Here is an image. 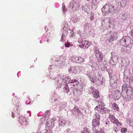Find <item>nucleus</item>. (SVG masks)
I'll return each instance as SVG.
<instances>
[{
	"label": "nucleus",
	"instance_id": "1",
	"mask_svg": "<svg viewBox=\"0 0 133 133\" xmlns=\"http://www.w3.org/2000/svg\"><path fill=\"white\" fill-rule=\"evenodd\" d=\"M119 42L121 45L132 48L133 46V41L131 38L128 36H125L120 40Z\"/></svg>",
	"mask_w": 133,
	"mask_h": 133
},
{
	"label": "nucleus",
	"instance_id": "2",
	"mask_svg": "<svg viewBox=\"0 0 133 133\" xmlns=\"http://www.w3.org/2000/svg\"><path fill=\"white\" fill-rule=\"evenodd\" d=\"M116 7L115 6L105 4L101 9L102 11L103 12V15H108L110 12L112 13V14H114L116 12Z\"/></svg>",
	"mask_w": 133,
	"mask_h": 133
},
{
	"label": "nucleus",
	"instance_id": "3",
	"mask_svg": "<svg viewBox=\"0 0 133 133\" xmlns=\"http://www.w3.org/2000/svg\"><path fill=\"white\" fill-rule=\"evenodd\" d=\"M96 77L91 79V81L94 83H95L98 85H100L103 83V76L99 73V71H95Z\"/></svg>",
	"mask_w": 133,
	"mask_h": 133
},
{
	"label": "nucleus",
	"instance_id": "4",
	"mask_svg": "<svg viewBox=\"0 0 133 133\" xmlns=\"http://www.w3.org/2000/svg\"><path fill=\"white\" fill-rule=\"evenodd\" d=\"M111 32H109L107 34V36H108L107 39L106 40L107 43H109L114 40L116 39L118 34L116 32L110 34Z\"/></svg>",
	"mask_w": 133,
	"mask_h": 133
},
{
	"label": "nucleus",
	"instance_id": "5",
	"mask_svg": "<svg viewBox=\"0 0 133 133\" xmlns=\"http://www.w3.org/2000/svg\"><path fill=\"white\" fill-rule=\"evenodd\" d=\"M90 59L89 65L92 67V70H95L96 67L97 65H99L96 63V60L95 58L92 56H90L89 57Z\"/></svg>",
	"mask_w": 133,
	"mask_h": 133
},
{
	"label": "nucleus",
	"instance_id": "6",
	"mask_svg": "<svg viewBox=\"0 0 133 133\" xmlns=\"http://www.w3.org/2000/svg\"><path fill=\"white\" fill-rule=\"evenodd\" d=\"M89 91L90 92L92 93L94 97L96 99L98 98L99 96L98 92L97 90L95 89L91 86L89 89Z\"/></svg>",
	"mask_w": 133,
	"mask_h": 133
},
{
	"label": "nucleus",
	"instance_id": "7",
	"mask_svg": "<svg viewBox=\"0 0 133 133\" xmlns=\"http://www.w3.org/2000/svg\"><path fill=\"white\" fill-rule=\"evenodd\" d=\"M109 118L110 121L113 123L115 124L117 126L121 125V123L118 121V120L112 114H110Z\"/></svg>",
	"mask_w": 133,
	"mask_h": 133
},
{
	"label": "nucleus",
	"instance_id": "8",
	"mask_svg": "<svg viewBox=\"0 0 133 133\" xmlns=\"http://www.w3.org/2000/svg\"><path fill=\"white\" fill-rule=\"evenodd\" d=\"M92 71L88 70H87L85 74L88 76L89 77V79L91 81V79L93 78L94 79L96 77L95 73V71H98L96 70V69L95 70H92Z\"/></svg>",
	"mask_w": 133,
	"mask_h": 133
},
{
	"label": "nucleus",
	"instance_id": "9",
	"mask_svg": "<svg viewBox=\"0 0 133 133\" xmlns=\"http://www.w3.org/2000/svg\"><path fill=\"white\" fill-rule=\"evenodd\" d=\"M95 56L97 59L98 63L99 65H100V63L102 62L103 61V55L102 54L101 52H98L97 51L95 54Z\"/></svg>",
	"mask_w": 133,
	"mask_h": 133
},
{
	"label": "nucleus",
	"instance_id": "10",
	"mask_svg": "<svg viewBox=\"0 0 133 133\" xmlns=\"http://www.w3.org/2000/svg\"><path fill=\"white\" fill-rule=\"evenodd\" d=\"M122 89L121 94L123 95L125 93H127L129 90H131V88L129 87L128 85L127 84H124L122 86Z\"/></svg>",
	"mask_w": 133,
	"mask_h": 133
},
{
	"label": "nucleus",
	"instance_id": "11",
	"mask_svg": "<svg viewBox=\"0 0 133 133\" xmlns=\"http://www.w3.org/2000/svg\"><path fill=\"white\" fill-rule=\"evenodd\" d=\"M118 58L116 56H112V58L109 62L110 65L115 66L116 64L118 62Z\"/></svg>",
	"mask_w": 133,
	"mask_h": 133
},
{
	"label": "nucleus",
	"instance_id": "12",
	"mask_svg": "<svg viewBox=\"0 0 133 133\" xmlns=\"http://www.w3.org/2000/svg\"><path fill=\"white\" fill-rule=\"evenodd\" d=\"M72 112L74 114L77 115L79 117H81L83 115L82 113L78 109L77 107H74L72 110H71Z\"/></svg>",
	"mask_w": 133,
	"mask_h": 133
},
{
	"label": "nucleus",
	"instance_id": "13",
	"mask_svg": "<svg viewBox=\"0 0 133 133\" xmlns=\"http://www.w3.org/2000/svg\"><path fill=\"white\" fill-rule=\"evenodd\" d=\"M65 29H62L61 30L62 34L61 39L60 41L62 42H63V41L64 40L66 39V36L68 34V29L66 28H65Z\"/></svg>",
	"mask_w": 133,
	"mask_h": 133
},
{
	"label": "nucleus",
	"instance_id": "14",
	"mask_svg": "<svg viewBox=\"0 0 133 133\" xmlns=\"http://www.w3.org/2000/svg\"><path fill=\"white\" fill-rule=\"evenodd\" d=\"M78 7V3L74 1H71L70 3L69 7L72 9L75 10Z\"/></svg>",
	"mask_w": 133,
	"mask_h": 133
},
{
	"label": "nucleus",
	"instance_id": "15",
	"mask_svg": "<svg viewBox=\"0 0 133 133\" xmlns=\"http://www.w3.org/2000/svg\"><path fill=\"white\" fill-rule=\"evenodd\" d=\"M126 93L125 97L128 100H130L133 97V92L131 90H129L127 93Z\"/></svg>",
	"mask_w": 133,
	"mask_h": 133
},
{
	"label": "nucleus",
	"instance_id": "16",
	"mask_svg": "<svg viewBox=\"0 0 133 133\" xmlns=\"http://www.w3.org/2000/svg\"><path fill=\"white\" fill-rule=\"evenodd\" d=\"M92 123L93 126L92 128L93 129L95 128L98 127L100 124L99 120H97L96 119H95V118L93 120Z\"/></svg>",
	"mask_w": 133,
	"mask_h": 133
},
{
	"label": "nucleus",
	"instance_id": "17",
	"mask_svg": "<svg viewBox=\"0 0 133 133\" xmlns=\"http://www.w3.org/2000/svg\"><path fill=\"white\" fill-rule=\"evenodd\" d=\"M72 86H75L79 83L78 80L75 78L72 79L70 78V79L69 83Z\"/></svg>",
	"mask_w": 133,
	"mask_h": 133
},
{
	"label": "nucleus",
	"instance_id": "18",
	"mask_svg": "<svg viewBox=\"0 0 133 133\" xmlns=\"http://www.w3.org/2000/svg\"><path fill=\"white\" fill-rule=\"evenodd\" d=\"M130 15L127 12H125L122 14L121 18L123 20H127L129 19Z\"/></svg>",
	"mask_w": 133,
	"mask_h": 133
},
{
	"label": "nucleus",
	"instance_id": "19",
	"mask_svg": "<svg viewBox=\"0 0 133 133\" xmlns=\"http://www.w3.org/2000/svg\"><path fill=\"white\" fill-rule=\"evenodd\" d=\"M59 127H63L64 126L66 123V121L65 119L62 118H60L58 122Z\"/></svg>",
	"mask_w": 133,
	"mask_h": 133
},
{
	"label": "nucleus",
	"instance_id": "20",
	"mask_svg": "<svg viewBox=\"0 0 133 133\" xmlns=\"http://www.w3.org/2000/svg\"><path fill=\"white\" fill-rule=\"evenodd\" d=\"M121 94L119 91H116L114 95V97L115 99H118L121 97Z\"/></svg>",
	"mask_w": 133,
	"mask_h": 133
},
{
	"label": "nucleus",
	"instance_id": "21",
	"mask_svg": "<svg viewBox=\"0 0 133 133\" xmlns=\"http://www.w3.org/2000/svg\"><path fill=\"white\" fill-rule=\"evenodd\" d=\"M19 120L20 123L22 125H23V123H26V119L25 117L22 116H20L19 118Z\"/></svg>",
	"mask_w": 133,
	"mask_h": 133
},
{
	"label": "nucleus",
	"instance_id": "22",
	"mask_svg": "<svg viewBox=\"0 0 133 133\" xmlns=\"http://www.w3.org/2000/svg\"><path fill=\"white\" fill-rule=\"evenodd\" d=\"M61 58L60 57H58V58H56L55 60V63L56 64H57V63H58V62H62V63H59V64H60V65H63L64 64H65V61H62L61 59Z\"/></svg>",
	"mask_w": 133,
	"mask_h": 133
},
{
	"label": "nucleus",
	"instance_id": "23",
	"mask_svg": "<svg viewBox=\"0 0 133 133\" xmlns=\"http://www.w3.org/2000/svg\"><path fill=\"white\" fill-rule=\"evenodd\" d=\"M112 109L117 111L119 110V109L118 105L115 103H114L112 106Z\"/></svg>",
	"mask_w": 133,
	"mask_h": 133
},
{
	"label": "nucleus",
	"instance_id": "24",
	"mask_svg": "<svg viewBox=\"0 0 133 133\" xmlns=\"http://www.w3.org/2000/svg\"><path fill=\"white\" fill-rule=\"evenodd\" d=\"M102 25L104 24H109V27H110V20L108 18H104L103 19L102 21Z\"/></svg>",
	"mask_w": 133,
	"mask_h": 133
},
{
	"label": "nucleus",
	"instance_id": "25",
	"mask_svg": "<svg viewBox=\"0 0 133 133\" xmlns=\"http://www.w3.org/2000/svg\"><path fill=\"white\" fill-rule=\"evenodd\" d=\"M79 43H82L84 45V47L85 48H87L91 44V43L90 42H89L88 41H81L80 42L79 41Z\"/></svg>",
	"mask_w": 133,
	"mask_h": 133
},
{
	"label": "nucleus",
	"instance_id": "26",
	"mask_svg": "<svg viewBox=\"0 0 133 133\" xmlns=\"http://www.w3.org/2000/svg\"><path fill=\"white\" fill-rule=\"evenodd\" d=\"M101 110V111L100 112V113L102 114H103L104 113H109L110 112V111L109 110L103 107H102Z\"/></svg>",
	"mask_w": 133,
	"mask_h": 133
},
{
	"label": "nucleus",
	"instance_id": "27",
	"mask_svg": "<svg viewBox=\"0 0 133 133\" xmlns=\"http://www.w3.org/2000/svg\"><path fill=\"white\" fill-rule=\"evenodd\" d=\"M73 58L75 59V60L74 61L78 62H82L84 61V59L82 58L81 57L79 58L77 57H73Z\"/></svg>",
	"mask_w": 133,
	"mask_h": 133
},
{
	"label": "nucleus",
	"instance_id": "28",
	"mask_svg": "<svg viewBox=\"0 0 133 133\" xmlns=\"http://www.w3.org/2000/svg\"><path fill=\"white\" fill-rule=\"evenodd\" d=\"M83 67L82 66H78L76 67V73H79L82 71Z\"/></svg>",
	"mask_w": 133,
	"mask_h": 133
},
{
	"label": "nucleus",
	"instance_id": "29",
	"mask_svg": "<svg viewBox=\"0 0 133 133\" xmlns=\"http://www.w3.org/2000/svg\"><path fill=\"white\" fill-rule=\"evenodd\" d=\"M72 19L73 22L74 23H76L79 21L80 18L77 15H75L73 16Z\"/></svg>",
	"mask_w": 133,
	"mask_h": 133
},
{
	"label": "nucleus",
	"instance_id": "30",
	"mask_svg": "<svg viewBox=\"0 0 133 133\" xmlns=\"http://www.w3.org/2000/svg\"><path fill=\"white\" fill-rule=\"evenodd\" d=\"M70 79V77L69 76L65 77L63 79V82L64 83H69Z\"/></svg>",
	"mask_w": 133,
	"mask_h": 133
},
{
	"label": "nucleus",
	"instance_id": "31",
	"mask_svg": "<svg viewBox=\"0 0 133 133\" xmlns=\"http://www.w3.org/2000/svg\"><path fill=\"white\" fill-rule=\"evenodd\" d=\"M89 9V8L85 4H84L82 5V10H83L85 12H87L88 11Z\"/></svg>",
	"mask_w": 133,
	"mask_h": 133
},
{
	"label": "nucleus",
	"instance_id": "32",
	"mask_svg": "<svg viewBox=\"0 0 133 133\" xmlns=\"http://www.w3.org/2000/svg\"><path fill=\"white\" fill-rule=\"evenodd\" d=\"M130 49L128 47L127 48L126 46H125L124 48L122 49V51H125L127 53H129L131 52Z\"/></svg>",
	"mask_w": 133,
	"mask_h": 133
},
{
	"label": "nucleus",
	"instance_id": "33",
	"mask_svg": "<svg viewBox=\"0 0 133 133\" xmlns=\"http://www.w3.org/2000/svg\"><path fill=\"white\" fill-rule=\"evenodd\" d=\"M56 120V119L54 118L50 119V128H53L55 123V121Z\"/></svg>",
	"mask_w": 133,
	"mask_h": 133
},
{
	"label": "nucleus",
	"instance_id": "34",
	"mask_svg": "<svg viewBox=\"0 0 133 133\" xmlns=\"http://www.w3.org/2000/svg\"><path fill=\"white\" fill-rule=\"evenodd\" d=\"M62 82H63V79L61 78H60L57 81V84H58V85H57L58 88H59L61 87V84L62 83Z\"/></svg>",
	"mask_w": 133,
	"mask_h": 133
},
{
	"label": "nucleus",
	"instance_id": "35",
	"mask_svg": "<svg viewBox=\"0 0 133 133\" xmlns=\"http://www.w3.org/2000/svg\"><path fill=\"white\" fill-rule=\"evenodd\" d=\"M102 107L101 106H97L95 108V110L96 111H97L100 113V112L101 111Z\"/></svg>",
	"mask_w": 133,
	"mask_h": 133
},
{
	"label": "nucleus",
	"instance_id": "36",
	"mask_svg": "<svg viewBox=\"0 0 133 133\" xmlns=\"http://www.w3.org/2000/svg\"><path fill=\"white\" fill-rule=\"evenodd\" d=\"M76 67L71 66L69 69V71L74 73H76Z\"/></svg>",
	"mask_w": 133,
	"mask_h": 133
},
{
	"label": "nucleus",
	"instance_id": "37",
	"mask_svg": "<svg viewBox=\"0 0 133 133\" xmlns=\"http://www.w3.org/2000/svg\"><path fill=\"white\" fill-rule=\"evenodd\" d=\"M69 89L68 86L66 85L64 88H63V90L65 91L68 94H70V93L69 92Z\"/></svg>",
	"mask_w": 133,
	"mask_h": 133
},
{
	"label": "nucleus",
	"instance_id": "38",
	"mask_svg": "<svg viewBox=\"0 0 133 133\" xmlns=\"http://www.w3.org/2000/svg\"><path fill=\"white\" fill-rule=\"evenodd\" d=\"M94 116V117H95V119H96L97 120H99L100 119V116L98 113L96 112Z\"/></svg>",
	"mask_w": 133,
	"mask_h": 133
},
{
	"label": "nucleus",
	"instance_id": "39",
	"mask_svg": "<svg viewBox=\"0 0 133 133\" xmlns=\"http://www.w3.org/2000/svg\"><path fill=\"white\" fill-rule=\"evenodd\" d=\"M116 6H117V10L118 9H120L121 6V4L119 1L117 2L116 3Z\"/></svg>",
	"mask_w": 133,
	"mask_h": 133
},
{
	"label": "nucleus",
	"instance_id": "40",
	"mask_svg": "<svg viewBox=\"0 0 133 133\" xmlns=\"http://www.w3.org/2000/svg\"><path fill=\"white\" fill-rule=\"evenodd\" d=\"M62 10L63 11V12L64 13V14H65V11H67L66 9L65 8V4L64 3H63L62 4Z\"/></svg>",
	"mask_w": 133,
	"mask_h": 133
},
{
	"label": "nucleus",
	"instance_id": "41",
	"mask_svg": "<svg viewBox=\"0 0 133 133\" xmlns=\"http://www.w3.org/2000/svg\"><path fill=\"white\" fill-rule=\"evenodd\" d=\"M63 26V29H65V28L67 29L68 28V25L66 22H64V24Z\"/></svg>",
	"mask_w": 133,
	"mask_h": 133
},
{
	"label": "nucleus",
	"instance_id": "42",
	"mask_svg": "<svg viewBox=\"0 0 133 133\" xmlns=\"http://www.w3.org/2000/svg\"><path fill=\"white\" fill-rule=\"evenodd\" d=\"M59 105L60 106L59 107L60 110H62L63 108H64L65 107V104L61 103Z\"/></svg>",
	"mask_w": 133,
	"mask_h": 133
},
{
	"label": "nucleus",
	"instance_id": "43",
	"mask_svg": "<svg viewBox=\"0 0 133 133\" xmlns=\"http://www.w3.org/2000/svg\"><path fill=\"white\" fill-rule=\"evenodd\" d=\"M91 3L94 5H97L98 3L97 0H92Z\"/></svg>",
	"mask_w": 133,
	"mask_h": 133
},
{
	"label": "nucleus",
	"instance_id": "44",
	"mask_svg": "<svg viewBox=\"0 0 133 133\" xmlns=\"http://www.w3.org/2000/svg\"><path fill=\"white\" fill-rule=\"evenodd\" d=\"M75 32L73 31H71L70 34V37L71 38L73 37L75 35Z\"/></svg>",
	"mask_w": 133,
	"mask_h": 133
},
{
	"label": "nucleus",
	"instance_id": "45",
	"mask_svg": "<svg viewBox=\"0 0 133 133\" xmlns=\"http://www.w3.org/2000/svg\"><path fill=\"white\" fill-rule=\"evenodd\" d=\"M74 89L73 88H71L69 89V92L70 93V94H74Z\"/></svg>",
	"mask_w": 133,
	"mask_h": 133
},
{
	"label": "nucleus",
	"instance_id": "46",
	"mask_svg": "<svg viewBox=\"0 0 133 133\" xmlns=\"http://www.w3.org/2000/svg\"><path fill=\"white\" fill-rule=\"evenodd\" d=\"M54 98L55 99H54V101H56L57 100V98H58V96L55 93L54 95Z\"/></svg>",
	"mask_w": 133,
	"mask_h": 133
},
{
	"label": "nucleus",
	"instance_id": "47",
	"mask_svg": "<svg viewBox=\"0 0 133 133\" xmlns=\"http://www.w3.org/2000/svg\"><path fill=\"white\" fill-rule=\"evenodd\" d=\"M129 81L130 84L133 87V77L131 78Z\"/></svg>",
	"mask_w": 133,
	"mask_h": 133
},
{
	"label": "nucleus",
	"instance_id": "48",
	"mask_svg": "<svg viewBox=\"0 0 133 133\" xmlns=\"http://www.w3.org/2000/svg\"><path fill=\"white\" fill-rule=\"evenodd\" d=\"M101 68L103 70H104L106 69L105 67L104 66V64H101Z\"/></svg>",
	"mask_w": 133,
	"mask_h": 133
},
{
	"label": "nucleus",
	"instance_id": "49",
	"mask_svg": "<svg viewBox=\"0 0 133 133\" xmlns=\"http://www.w3.org/2000/svg\"><path fill=\"white\" fill-rule=\"evenodd\" d=\"M98 105L100 106H102V107H103L104 106V103L103 102H102L99 101L98 103Z\"/></svg>",
	"mask_w": 133,
	"mask_h": 133
},
{
	"label": "nucleus",
	"instance_id": "50",
	"mask_svg": "<svg viewBox=\"0 0 133 133\" xmlns=\"http://www.w3.org/2000/svg\"><path fill=\"white\" fill-rule=\"evenodd\" d=\"M130 29L131 30L130 31V34L131 35H132L133 34V26H130Z\"/></svg>",
	"mask_w": 133,
	"mask_h": 133
},
{
	"label": "nucleus",
	"instance_id": "51",
	"mask_svg": "<svg viewBox=\"0 0 133 133\" xmlns=\"http://www.w3.org/2000/svg\"><path fill=\"white\" fill-rule=\"evenodd\" d=\"M127 129L126 128H123L121 129V131L122 132L124 133L127 131Z\"/></svg>",
	"mask_w": 133,
	"mask_h": 133
},
{
	"label": "nucleus",
	"instance_id": "52",
	"mask_svg": "<svg viewBox=\"0 0 133 133\" xmlns=\"http://www.w3.org/2000/svg\"><path fill=\"white\" fill-rule=\"evenodd\" d=\"M94 51L95 52V54H96L97 51H98V52H101L100 51H98V48L97 47H95L94 49Z\"/></svg>",
	"mask_w": 133,
	"mask_h": 133
},
{
	"label": "nucleus",
	"instance_id": "53",
	"mask_svg": "<svg viewBox=\"0 0 133 133\" xmlns=\"http://www.w3.org/2000/svg\"><path fill=\"white\" fill-rule=\"evenodd\" d=\"M82 133H90L89 131V130L88 129H87L86 130H84Z\"/></svg>",
	"mask_w": 133,
	"mask_h": 133
},
{
	"label": "nucleus",
	"instance_id": "54",
	"mask_svg": "<svg viewBox=\"0 0 133 133\" xmlns=\"http://www.w3.org/2000/svg\"><path fill=\"white\" fill-rule=\"evenodd\" d=\"M110 125H105L109 129H111L112 128L111 126L112 125V123H110Z\"/></svg>",
	"mask_w": 133,
	"mask_h": 133
},
{
	"label": "nucleus",
	"instance_id": "55",
	"mask_svg": "<svg viewBox=\"0 0 133 133\" xmlns=\"http://www.w3.org/2000/svg\"><path fill=\"white\" fill-rule=\"evenodd\" d=\"M70 129H67L65 131H64V133H68L70 131Z\"/></svg>",
	"mask_w": 133,
	"mask_h": 133
},
{
	"label": "nucleus",
	"instance_id": "56",
	"mask_svg": "<svg viewBox=\"0 0 133 133\" xmlns=\"http://www.w3.org/2000/svg\"><path fill=\"white\" fill-rule=\"evenodd\" d=\"M82 43V44L80 45V47L81 48H83L84 47H85L83 43Z\"/></svg>",
	"mask_w": 133,
	"mask_h": 133
},
{
	"label": "nucleus",
	"instance_id": "57",
	"mask_svg": "<svg viewBox=\"0 0 133 133\" xmlns=\"http://www.w3.org/2000/svg\"><path fill=\"white\" fill-rule=\"evenodd\" d=\"M113 131L116 132V133H117V131H118V130L116 129V128H113Z\"/></svg>",
	"mask_w": 133,
	"mask_h": 133
},
{
	"label": "nucleus",
	"instance_id": "58",
	"mask_svg": "<svg viewBox=\"0 0 133 133\" xmlns=\"http://www.w3.org/2000/svg\"><path fill=\"white\" fill-rule=\"evenodd\" d=\"M105 124L106 125H110V123H109V121H108L107 122H106L105 123Z\"/></svg>",
	"mask_w": 133,
	"mask_h": 133
},
{
	"label": "nucleus",
	"instance_id": "59",
	"mask_svg": "<svg viewBox=\"0 0 133 133\" xmlns=\"http://www.w3.org/2000/svg\"><path fill=\"white\" fill-rule=\"evenodd\" d=\"M98 132H100V133H105L101 129Z\"/></svg>",
	"mask_w": 133,
	"mask_h": 133
},
{
	"label": "nucleus",
	"instance_id": "60",
	"mask_svg": "<svg viewBox=\"0 0 133 133\" xmlns=\"http://www.w3.org/2000/svg\"><path fill=\"white\" fill-rule=\"evenodd\" d=\"M88 24H86L84 25V26L85 27L84 28H85V27H87L88 28Z\"/></svg>",
	"mask_w": 133,
	"mask_h": 133
},
{
	"label": "nucleus",
	"instance_id": "61",
	"mask_svg": "<svg viewBox=\"0 0 133 133\" xmlns=\"http://www.w3.org/2000/svg\"><path fill=\"white\" fill-rule=\"evenodd\" d=\"M12 117L13 118H14L15 117V116L14 115V113L13 112H12Z\"/></svg>",
	"mask_w": 133,
	"mask_h": 133
},
{
	"label": "nucleus",
	"instance_id": "62",
	"mask_svg": "<svg viewBox=\"0 0 133 133\" xmlns=\"http://www.w3.org/2000/svg\"><path fill=\"white\" fill-rule=\"evenodd\" d=\"M69 44H65V46L66 47H68L69 46Z\"/></svg>",
	"mask_w": 133,
	"mask_h": 133
},
{
	"label": "nucleus",
	"instance_id": "63",
	"mask_svg": "<svg viewBox=\"0 0 133 133\" xmlns=\"http://www.w3.org/2000/svg\"><path fill=\"white\" fill-rule=\"evenodd\" d=\"M80 41V42L83 41H82V40H81V37H80V38H79V39L78 41V42H79V41Z\"/></svg>",
	"mask_w": 133,
	"mask_h": 133
},
{
	"label": "nucleus",
	"instance_id": "64",
	"mask_svg": "<svg viewBox=\"0 0 133 133\" xmlns=\"http://www.w3.org/2000/svg\"><path fill=\"white\" fill-rule=\"evenodd\" d=\"M125 77H124V78H123V81L124 82H126L127 81V80L126 79H125Z\"/></svg>",
	"mask_w": 133,
	"mask_h": 133
}]
</instances>
